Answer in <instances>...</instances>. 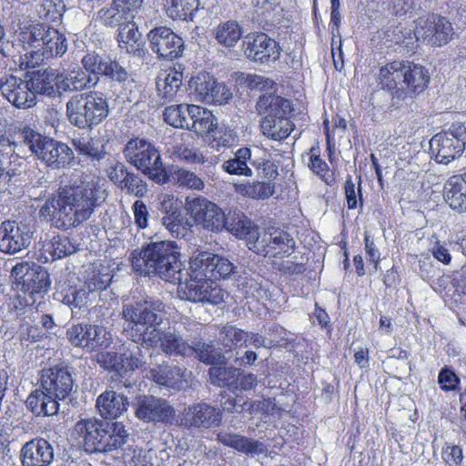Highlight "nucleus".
Wrapping results in <instances>:
<instances>
[{"label": "nucleus", "mask_w": 466, "mask_h": 466, "mask_svg": "<svg viewBox=\"0 0 466 466\" xmlns=\"http://www.w3.org/2000/svg\"><path fill=\"white\" fill-rule=\"evenodd\" d=\"M112 280V275L103 267H93L84 281L83 289L89 293L105 290Z\"/></svg>", "instance_id": "de8ad7c7"}, {"label": "nucleus", "mask_w": 466, "mask_h": 466, "mask_svg": "<svg viewBox=\"0 0 466 466\" xmlns=\"http://www.w3.org/2000/svg\"><path fill=\"white\" fill-rule=\"evenodd\" d=\"M172 155L178 160L187 164H204L206 161L204 155L198 148L184 143L175 145L172 149Z\"/></svg>", "instance_id": "052dcab7"}, {"label": "nucleus", "mask_w": 466, "mask_h": 466, "mask_svg": "<svg viewBox=\"0 0 466 466\" xmlns=\"http://www.w3.org/2000/svg\"><path fill=\"white\" fill-rule=\"evenodd\" d=\"M407 60L394 59L385 63L378 68L375 75L377 86L383 91L390 93L393 97L400 98L402 86V76Z\"/></svg>", "instance_id": "bb28decb"}, {"label": "nucleus", "mask_w": 466, "mask_h": 466, "mask_svg": "<svg viewBox=\"0 0 466 466\" xmlns=\"http://www.w3.org/2000/svg\"><path fill=\"white\" fill-rule=\"evenodd\" d=\"M402 76V86L399 99L414 98L422 94L429 86L431 76L422 65L407 60Z\"/></svg>", "instance_id": "4be33fe9"}, {"label": "nucleus", "mask_w": 466, "mask_h": 466, "mask_svg": "<svg viewBox=\"0 0 466 466\" xmlns=\"http://www.w3.org/2000/svg\"><path fill=\"white\" fill-rule=\"evenodd\" d=\"M65 11L63 0H41L36 7L38 17L46 23L60 22Z\"/></svg>", "instance_id": "8fccbe9b"}, {"label": "nucleus", "mask_w": 466, "mask_h": 466, "mask_svg": "<svg viewBox=\"0 0 466 466\" xmlns=\"http://www.w3.org/2000/svg\"><path fill=\"white\" fill-rule=\"evenodd\" d=\"M103 363L108 370L115 373L118 380L126 388L132 386L130 380L132 372L142 367V360L132 354L117 353L108 351L102 355Z\"/></svg>", "instance_id": "393cba45"}, {"label": "nucleus", "mask_w": 466, "mask_h": 466, "mask_svg": "<svg viewBox=\"0 0 466 466\" xmlns=\"http://www.w3.org/2000/svg\"><path fill=\"white\" fill-rule=\"evenodd\" d=\"M344 196L348 209H356L363 207V194L361 187V178L359 177L358 186L353 182L351 175L346 177L344 182Z\"/></svg>", "instance_id": "4d7b16f0"}, {"label": "nucleus", "mask_w": 466, "mask_h": 466, "mask_svg": "<svg viewBox=\"0 0 466 466\" xmlns=\"http://www.w3.org/2000/svg\"><path fill=\"white\" fill-rule=\"evenodd\" d=\"M236 191L251 199L265 200L274 195L276 185L271 181L254 180L237 185Z\"/></svg>", "instance_id": "37998d69"}, {"label": "nucleus", "mask_w": 466, "mask_h": 466, "mask_svg": "<svg viewBox=\"0 0 466 466\" xmlns=\"http://www.w3.org/2000/svg\"><path fill=\"white\" fill-rule=\"evenodd\" d=\"M58 78L59 75H56L51 68L35 70L25 74V80L35 96L36 94L47 96L55 94L54 82Z\"/></svg>", "instance_id": "58836bf2"}, {"label": "nucleus", "mask_w": 466, "mask_h": 466, "mask_svg": "<svg viewBox=\"0 0 466 466\" xmlns=\"http://www.w3.org/2000/svg\"><path fill=\"white\" fill-rule=\"evenodd\" d=\"M444 198L452 210L460 214L466 212V173L451 176L447 180Z\"/></svg>", "instance_id": "72a5a7b5"}, {"label": "nucleus", "mask_w": 466, "mask_h": 466, "mask_svg": "<svg viewBox=\"0 0 466 466\" xmlns=\"http://www.w3.org/2000/svg\"><path fill=\"white\" fill-rule=\"evenodd\" d=\"M179 425L187 429H209L221 421L219 410L205 402L186 407L178 417Z\"/></svg>", "instance_id": "412c9836"}, {"label": "nucleus", "mask_w": 466, "mask_h": 466, "mask_svg": "<svg viewBox=\"0 0 466 466\" xmlns=\"http://www.w3.org/2000/svg\"><path fill=\"white\" fill-rule=\"evenodd\" d=\"M84 67L72 70L68 75L57 82V87L63 91H78L93 86L96 82L91 77L94 76H103L114 81L124 83L129 78L127 71L116 60L109 56H100L95 51L86 53L81 59Z\"/></svg>", "instance_id": "0eeeda50"}, {"label": "nucleus", "mask_w": 466, "mask_h": 466, "mask_svg": "<svg viewBox=\"0 0 466 466\" xmlns=\"http://www.w3.org/2000/svg\"><path fill=\"white\" fill-rule=\"evenodd\" d=\"M210 210H212V213L208 212L205 220H202L199 226L212 232L222 231L226 223L225 212L214 202L210 207Z\"/></svg>", "instance_id": "e2e57ef3"}, {"label": "nucleus", "mask_w": 466, "mask_h": 466, "mask_svg": "<svg viewBox=\"0 0 466 466\" xmlns=\"http://www.w3.org/2000/svg\"><path fill=\"white\" fill-rule=\"evenodd\" d=\"M71 143L79 156L92 161H100L106 157L104 146H99L98 141L90 136L74 137Z\"/></svg>", "instance_id": "a18cd8bd"}, {"label": "nucleus", "mask_w": 466, "mask_h": 466, "mask_svg": "<svg viewBox=\"0 0 466 466\" xmlns=\"http://www.w3.org/2000/svg\"><path fill=\"white\" fill-rule=\"evenodd\" d=\"M319 142L313 145L309 152V169L317 176L326 186L332 187L337 182L334 169H331L328 163L321 157Z\"/></svg>", "instance_id": "e433bc0d"}, {"label": "nucleus", "mask_w": 466, "mask_h": 466, "mask_svg": "<svg viewBox=\"0 0 466 466\" xmlns=\"http://www.w3.org/2000/svg\"><path fill=\"white\" fill-rule=\"evenodd\" d=\"M238 375H240L239 370L233 366H227L226 358L208 369L211 384L219 388L237 390Z\"/></svg>", "instance_id": "4c0bfd02"}, {"label": "nucleus", "mask_w": 466, "mask_h": 466, "mask_svg": "<svg viewBox=\"0 0 466 466\" xmlns=\"http://www.w3.org/2000/svg\"><path fill=\"white\" fill-rule=\"evenodd\" d=\"M196 353L199 361L213 366L224 360L225 356L218 351L212 343L198 341L192 346V354Z\"/></svg>", "instance_id": "bf43d9fd"}, {"label": "nucleus", "mask_w": 466, "mask_h": 466, "mask_svg": "<svg viewBox=\"0 0 466 466\" xmlns=\"http://www.w3.org/2000/svg\"><path fill=\"white\" fill-rule=\"evenodd\" d=\"M107 424L96 419H86L77 421L75 425V431L82 439L85 449L89 452H105L109 442L103 440L106 436ZM110 446H108L109 448Z\"/></svg>", "instance_id": "5701e85b"}, {"label": "nucleus", "mask_w": 466, "mask_h": 466, "mask_svg": "<svg viewBox=\"0 0 466 466\" xmlns=\"http://www.w3.org/2000/svg\"><path fill=\"white\" fill-rule=\"evenodd\" d=\"M242 35V27L234 20L222 22L214 30V37L218 44L227 48L234 47Z\"/></svg>", "instance_id": "c03bdc74"}, {"label": "nucleus", "mask_w": 466, "mask_h": 466, "mask_svg": "<svg viewBox=\"0 0 466 466\" xmlns=\"http://www.w3.org/2000/svg\"><path fill=\"white\" fill-rule=\"evenodd\" d=\"M465 142L466 128L461 125H452L449 130L433 136L430 149L438 163L448 164L462 154Z\"/></svg>", "instance_id": "ddd939ff"}, {"label": "nucleus", "mask_w": 466, "mask_h": 466, "mask_svg": "<svg viewBox=\"0 0 466 466\" xmlns=\"http://www.w3.org/2000/svg\"><path fill=\"white\" fill-rule=\"evenodd\" d=\"M184 67L181 64L161 69L156 79L157 95L164 100H173L182 86Z\"/></svg>", "instance_id": "c756f323"}, {"label": "nucleus", "mask_w": 466, "mask_h": 466, "mask_svg": "<svg viewBox=\"0 0 466 466\" xmlns=\"http://www.w3.org/2000/svg\"><path fill=\"white\" fill-rule=\"evenodd\" d=\"M53 460V446L43 438L32 439L25 442L20 451L22 466H49Z\"/></svg>", "instance_id": "cd10ccee"}, {"label": "nucleus", "mask_w": 466, "mask_h": 466, "mask_svg": "<svg viewBox=\"0 0 466 466\" xmlns=\"http://www.w3.org/2000/svg\"><path fill=\"white\" fill-rule=\"evenodd\" d=\"M212 204V201L201 196L194 198L187 197L185 201V208L187 214L190 217V218H192L195 224L199 226L201 221L205 220L207 213H212V210H210Z\"/></svg>", "instance_id": "3c124183"}, {"label": "nucleus", "mask_w": 466, "mask_h": 466, "mask_svg": "<svg viewBox=\"0 0 466 466\" xmlns=\"http://www.w3.org/2000/svg\"><path fill=\"white\" fill-rule=\"evenodd\" d=\"M128 398L115 390H106L96 399V407L105 420H116L122 416L129 407Z\"/></svg>", "instance_id": "c85d7f7f"}, {"label": "nucleus", "mask_w": 466, "mask_h": 466, "mask_svg": "<svg viewBox=\"0 0 466 466\" xmlns=\"http://www.w3.org/2000/svg\"><path fill=\"white\" fill-rule=\"evenodd\" d=\"M66 116L79 129H93L102 124L109 115V103L96 91L76 94L66 105Z\"/></svg>", "instance_id": "9d476101"}, {"label": "nucleus", "mask_w": 466, "mask_h": 466, "mask_svg": "<svg viewBox=\"0 0 466 466\" xmlns=\"http://www.w3.org/2000/svg\"><path fill=\"white\" fill-rule=\"evenodd\" d=\"M130 19L112 0L110 6L101 8L96 14V20L109 27L119 26L125 20Z\"/></svg>", "instance_id": "13d9d810"}, {"label": "nucleus", "mask_w": 466, "mask_h": 466, "mask_svg": "<svg viewBox=\"0 0 466 466\" xmlns=\"http://www.w3.org/2000/svg\"><path fill=\"white\" fill-rule=\"evenodd\" d=\"M191 87L200 101L213 105H223L232 98V93L223 83L208 72H199L191 79Z\"/></svg>", "instance_id": "f3484780"}, {"label": "nucleus", "mask_w": 466, "mask_h": 466, "mask_svg": "<svg viewBox=\"0 0 466 466\" xmlns=\"http://www.w3.org/2000/svg\"><path fill=\"white\" fill-rule=\"evenodd\" d=\"M140 34L134 19L125 20L118 26L117 42L121 48L129 54H135L139 50Z\"/></svg>", "instance_id": "79ce46f5"}, {"label": "nucleus", "mask_w": 466, "mask_h": 466, "mask_svg": "<svg viewBox=\"0 0 466 466\" xmlns=\"http://www.w3.org/2000/svg\"><path fill=\"white\" fill-rule=\"evenodd\" d=\"M418 33L432 46H442L449 43L453 35L451 23L444 16L429 14L420 23Z\"/></svg>", "instance_id": "b1692460"}, {"label": "nucleus", "mask_w": 466, "mask_h": 466, "mask_svg": "<svg viewBox=\"0 0 466 466\" xmlns=\"http://www.w3.org/2000/svg\"><path fill=\"white\" fill-rule=\"evenodd\" d=\"M212 204V201L201 196L194 198L187 197L185 201V208L187 214L190 217V218H192L195 224L199 226L201 221L205 220L207 213H212V210H210Z\"/></svg>", "instance_id": "603ef678"}, {"label": "nucleus", "mask_w": 466, "mask_h": 466, "mask_svg": "<svg viewBox=\"0 0 466 466\" xmlns=\"http://www.w3.org/2000/svg\"><path fill=\"white\" fill-rule=\"evenodd\" d=\"M441 459L445 466H461L463 451L459 445L445 443L441 450Z\"/></svg>", "instance_id": "774afa93"}, {"label": "nucleus", "mask_w": 466, "mask_h": 466, "mask_svg": "<svg viewBox=\"0 0 466 466\" xmlns=\"http://www.w3.org/2000/svg\"><path fill=\"white\" fill-rule=\"evenodd\" d=\"M260 120V130L268 139L283 141L294 131L296 126L292 121L294 106L291 100L274 93L260 95L256 102Z\"/></svg>", "instance_id": "423d86ee"}, {"label": "nucleus", "mask_w": 466, "mask_h": 466, "mask_svg": "<svg viewBox=\"0 0 466 466\" xmlns=\"http://www.w3.org/2000/svg\"><path fill=\"white\" fill-rule=\"evenodd\" d=\"M160 301H143L126 304L122 309L125 320L124 332L133 342L147 348H159L169 356H191L192 345L175 332L166 331L158 327L162 318Z\"/></svg>", "instance_id": "f257e3e1"}, {"label": "nucleus", "mask_w": 466, "mask_h": 466, "mask_svg": "<svg viewBox=\"0 0 466 466\" xmlns=\"http://www.w3.org/2000/svg\"><path fill=\"white\" fill-rule=\"evenodd\" d=\"M107 428L106 429V436H103L106 443L109 442L108 446L106 447L105 452L112 451L121 448L127 440L128 434L125 429V426L121 422H106Z\"/></svg>", "instance_id": "5fc2aeb1"}, {"label": "nucleus", "mask_w": 466, "mask_h": 466, "mask_svg": "<svg viewBox=\"0 0 466 466\" xmlns=\"http://www.w3.org/2000/svg\"><path fill=\"white\" fill-rule=\"evenodd\" d=\"M251 157V150L243 147L238 148L232 158L222 164V168L229 175L251 177L253 172L248 166V160Z\"/></svg>", "instance_id": "49530a36"}, {"label": "nucleus", "mask_w": 466, "mask_h": 466, "mask_svg": "<svg viewBox=\"0 0 466 466\" xmlns=\"http://www.w3.org/2000/svg\"><path fill=\"white\" fill-rule=\"evenodd\" d=\"M217 440L224 446L229 447L240 453L253 456L263 452V444L244 435L229 432H219Z\"/></svg>", "instance_id": "f704fd0d"}, {"label": "nucleus", "mask_w": 466, "mask_h": 466, "mask_svg": "<svg viewBox=\"0 0 466 466\" xmlns=\"http://www.w3.org/2000/svg\"><path fill=\"white\" fill-rule=\"evenodd\" d=\"M0 92L3 96L18 109L32 108L36 105V96L30 89L25 79L13 75L0 78Z\"/></svg>", "instance_id": "a211bd4d"}, {"label": "nucleus", "mask_w": 466, "mask_h": 466, "mask_svg": "<svg viewBox=\"0 0 466 466\" xmlns=\"http://www.w3.org/2000/svg\"><path fill=\"white\" fill-rule=\"evenodd\" d=\"M438 383L443 391L449 392L460 388L461 380L451 369L444 367L439 372Z\"/></svg>", "instance_id": "338daca9"}, {"label": "nucleus", "mask_w": 466, "mask_h": 466, "mask_svg": "<svg viewBox=\"0 0 466 466\" xmlns=\"http://www.w3.org/2000/svg\"><path fill=\"white\" fill-rule=\"evenodd\" d=\"M242 50L249 61L259 65L275 62L281 54L279 44L263 32L248 34L242 41Z\"/></svg>", "instance_id": "4468645a"}, {"label": "nucleus", "mask_w": 466, "mask_h": 466, "mask_svg": "<svg viewBox=\"0 0 466 466\" xmlns=\"http://www.w3.org/2000/svg\"><path fill=\"white\" fill-rule=\"evenodd\" d=\"M261 253L265 257L282 258L295 251V240L285 230L268 228L262 237Z\"/></svg>", "instance_id": "a878e982"}, {"label": "nucleus", "mask_w": 466, "mask_h": 466, "mask_svg": "<svg viewBox=\"0 0 466 466\" xmlns=\"http://www.w3.org/2000/svg\"><path fill=\"white\" fill-rule=\"evenodd\" d=\"M23 41L33 50L25 55V68H35L44 59L62 56L67 49L66 38L57 29L44 24L30 25L23 32Z\"/></svg>", "instance_id": "1a4fd4ad"}, {"label": "nucleus", "mask_w": 466, "mask_h": 466, "mask_svg": "<svg viewBox=\"0 0 466 466\" xmlns=\"http://www.w3.org/2000/svg\"><path fill=\"white\" fill-rule=\"evenodd\" d=\"M147 377L158 385L180 390L187 384L186 369L163 362L152 368Z\"/></svg>", "instance_id": "7c9ffc66"}, {"label": "nucleus", "mask_w": 466, "mask_h": 466, "mask_svg": "<svg viewBox=\"0 0 466 466\" xmlns=\"http://www.w3.org/2000/svg\"><path fill=\"white\" fill-rule=\"evenodd\" d=\"M225 228L227 231L240 239L253 241L258 239V226L242 211L229 210L225 214Z\"/></svg>", "instance_id": "2f4dec72"}, {"label": "nucleus", "mask_w": 466, "mask_h": 466, "mask_svg": "<svg viewBox=\"0 0 466 466\" xmlns=\"http://www.w3.org/2000/svg\"><path fill=\"white\" fill-rule=\"evenodd\" d=\"M11 278L16 289L28 296L34 305L37 298H43L50 289L49 273L42 266L27 261L15 264L11 270Z\"/></svg>", "instance_id": "f8f14e48"}, {"label": "nucleus", "mask_w": 466, "mask_h": 466, "mask_svg": "<svg viewBox=\"0 0 466 466\" xmlns=\"http://www.w3.org/2000/svg\"><path fill=\"white\" fill-rule=\"evenodd\" d=\"M17 134L20 142L46 167L58 170L75 164L74 151L66 143L42 135L29 125L17 127Z\"/></svg>", "instance_id": "6e6552de"}, {"label": "nucleus", "mask_w": 466, "mask_h": 466, "mask_svg": "<svg viewBox=\"0 0 466 466\" xmlns=\"http://www.w3.org/2000/svg\"><path fill=\"white\" fill-rule=\"evenodd\" d=\"M192 104H179L167 106L163 113L164 120L175 128L187 129L188 127L189 106Z\"/></svg>", "instance_id": "09e8293b"}, {"label": "nucleus", "mask_w": 466, "mask_h": 466, "mask_svg": "<svg viewBox=\"0 0 466 466\" xmlns=\"http://www.w3.org/2000/svg\"><path fill=\"white\" fill-rule=\"evenodd\" d=\"M239 85H243L250 90L268 91L272 89L274 81L256 74L240 73L237 78Z\"/></svg>", "instance_id": "680f3d73"}, {"label": "nucleus", "mask_w": 466, "mask_h": 466, "mask_svg": "<svg viewBox=\"0 0 466 466\" xmlns=\"http://www.w3.org/2000/svg\"><path fill=\"white\" fill-rule=\"evenodd\" d=\"M44 262L66 258L76 251V247L68 237L56 235L43 243Z\"/></svg>", "instance_id": "a19ab883"}, {"label": "nucleus", "mask_w": 466, "mask_h": 466, "mask_svg": "<svg viewBox=\"0 0 466 466\" xmlns=\"http://www.w3.org/2000/svg\"><path fill=\"white\" fill-rule=\"evenodd\" d=\"M199 0H164V11L173 21H193L199 9Z\"/></svg>", "instance_id": "ea45409f"}, {"label": "nucleus", "mask_w": 466, "mask_h": 466, "mask_svg": "<svg viewBox=\"0 0 466 466\" xmlns=\"http://www.w3.org/2000/svg\"><path fill=\"white\" fill-rule=\"evenodd\" d=\"M170 177L179 187L198 191L203 190L205 187L204 181L198 176L183 167H176L169 175V178Z\"/></svg>", "instance_id": "6e6d98bb"}, {"label": "nucleus", "mask_w": 466, "mask_h": 466, "mask_svg": "<svg viewBox=\"0 0 466 466\" xmlns=\"http://www.w3.org/2000/svg\"><path fill=\"white\" fill-rule=\"evenodd\" d=\"M135 415L145 422L172 423L176 410L167 400L154 396L140 398L135 410Z\"/></svg>", "instance_id": "aec40b11"}, {"label": "nucleus", "mask_w": 466, "mask_h": 466, "mask_svg": "<svg viewBox=\"0 0 466 466\" xmlns=\"http://www.w3.org/2000/svg\"><path fill=\"white\" fill-rule=\"evenodd\" d=\"M74 381L66 367L43 369L40 374L41 390L33 391L26 400L28 409L36 416H52L59 410V400L71 393Z\"/></svg>", "instance_id": "39448f33"}, {"label": "nucleus", "mask_w": 466, "mask_h": 466, "mask_svg": "<svg viewBox=\"0 0 466 466\" xmlns=\"http://www.w3.org/2000/svg\"><path fill=\"white\" fill-rule=\"evenodd\" d=\"M161 208L164 211L162 223L165 228L174 238H183L187 233V223L174 196L166 195L161 201Z\"/></svg>", "instance_id": "473e14b6"}, {"label": "nucleus", "mask_w": 466, "mask_h": 466, "mask_svg": "<svg viewBox=\"0 0 466 466\" xmlns=\"http://www.w3.org/2000/svg\"><path fill=\"white\" fill-rule=\"evenodd\" d=\"M31 227L22 221L5 220L0 224V251L15 254L26 248L31 242Z\"/></svg>", "instance_id": "dca6fc26"}, {"label": "nucleus", "mask_w": 466, "mask_h": 466, "mask_svg": "<svg viewBox=\"0 0 466 466\" xmlns=\"http://www.w3.org/2000/svg\"><path fill=\"white\" fill-rule=\"evenodd\" d=\"M210 145L216 150L230 147L235 140L232 131L227 128H218V125L211 131Z\"/></svg>", "instance_id": "69168bd1"}, {"label": "nucleus", "mask_w": 466, "mask_h": 466, "mask_svg": "<svg viewBox=\"0 0 466 466\" xmlns=\"http://www.w3.org/2000/svg\"><path fill=\"white\" fill-rule=\"evenodd\" d=\"M67 339L72 345L96 351L107 348L108 339L104 327L91 324H76L66 331Z\"/></svg>", "instance_id": "6ab92c4d"}, {"label": "nucleus", "mask_w": 466, "mask_h": 466, "mask_svg": "<svg viewBox=\"0 0 466 466\" xmlns=\"http://www.w3.org/2000/svg\"><path fill=\"white\" fill-rule=\"evenodd\" d=\"M184 280L185 294L188 300L208 302L214 305L223 301V290L217 280L227 279L235 270L228 258L208 251L192 256Z\"/></svg>", "instance_id": "7ed1b4c3"}, {"label": "nucleus", "mask_w": 466, "mask_h": 466, "mask_svg": "<svg viewBox=\"0 0 466 466\" xmlns=\"http://www.w3.org/2000/svg\"><path fill=\"white\" fill-rule=\"evenodd\" d=\"M99 193L98 180L94 178L60 187L39 208V218L58 229L77 228L99 205Z\"/></svg>", "instance_id": "f03ea898"}, {"label": "nucleus", "mask_w": 466, "mask_h": 466, "mask_svg": "<svg viewBox=\"0 0 466 466\" xmlns=\"http://www.w3.org/2000/svg\"><path fill=\"white\" fill-rule=\"evenodd\" d=\"M124 155L131 165L153 181L159 184L169 181L160 152L151 142L139 137L131 138L125 146Z\"/></svg>", "instance_id": "9b49d317"}, {"label": "nucleus", "mask_w": 466, "mask_h": 466, "mask_svg": "<svg viewBox=\"0 0 466 466\" xmlns=\"http://www.w3.org/2000/svg\"><path fill=\"white\" fill-rule=\"evenodd\" d=\"M248 333L234 326H225L219 333V343L226 351H230L237 347H241L248 340Z\"/></svg>", "instance_id": "864d4df0"}, {"label": "nucleus", "mask_w": 466, "mask_h": 466, "mask_svg": "<svg viewBox=\"0 0 466 466\" xmlns=\"http://www.w3.org/2000/svg\"><path fill=\"white\" fill-rule=\"evenodd\" d=\"M180 248L175 241L150 242L131 253L133 270L140 276H157L181 283Z\"/></svg>", "instance_id": "20e7f679"}, {"label": "nucleus", "mask_w": 466, "mask_h": 466, "mask_svg": "<svg viewBox=\"0 0 466 466\" xmlns=\"http://www.w3.org/2000/svg\"><path fill=\"white\" fill-rule=\"evenodd\" d=\"M150 47L159 58L174 60L182 56L185 44L181 36L167 26H158L150 30L148 35Z\"/></svg>", "instance_id": "2eb2a0df"}, {"label": "nucleus", "mask_w": 466, "mask_h": 466, "mask_svg": "<svg viewBox=\"0 0 466 466\" xmlns=\"http://www.w3.org/2000/svg\"><path fill=\"white\" fill-rule=\"evenodd\" d=\"M257 174L267 181L274 182L279 177V169L276 163L268 158H259L251 162Z\"/></svg>", "instance_id": "0e129e2a"}, {"label": "nucleus", "mask_w": 466, "mask_h": 466, "mask_svg": "<svg viewBox=\"0 0 466 466\" xmlns=\"http://www.w3.org/2000/svg\"><path fill=\"white\" fill-rule=\"evenodd\" d=\"M187 130H191L199 136L211 134V131L217 126V118L213 113L200 106H189Z\"/></svg>", "instance_id": "c9c22d12"}]
</instances>
